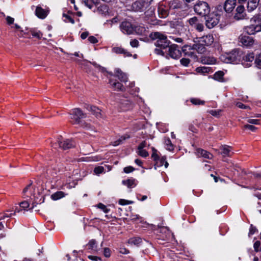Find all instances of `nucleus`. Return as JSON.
I'll use <instances>...</instances> for the list:
<instances>
[{
  "label": "nucleus",
  "instance_id": "nucleus-1",
  "mask_svg": "<svg viewBox=\"0 0 261 261\" xmlns=\"http://www.w3.org/2000/svg\"><path fill=\"white\" fill-rule=\"evenodd\" d=\"M70 119L74 124H79L83 127H89L88 124L82 121V119L85 118L86 115L81 109L79 108L72 109L70 112Z\"/></svg>",
  "mask_w": 261,
  "mask_h": 261
},
{
  "label": "nucleus",
  "instance_id": "nucleus-2",
  "mask_svg": "<svg viewBox=\"0 0 261 261\" xmlns=\"http://www.w3.org/2000/svg\"><path fill=\"white\" fill-rule=\"evenodd\" d=\"M150 38L153 40H156L155 44L157 47L165 49L170 44V41L167 39L166 35L160 32H153L150 35Z\"/></svg>",
  "mask_w": 261,
  "mask_h": 261
},
{
  "label": "nucleus",
  "instance_id": "nucleus-3",
  "mask_svg": "<svg viewBox=\"0 0 261 261\" xmlns=\"http://www.w3.org/2000/svg\"><path fill=\"white\" fill-rule=\"evenodd\" d=\"M194 11L197 14L202 16H206L209 13L210 8L208 4L205 2H198L194 7Z\"/></svg>",
  "mask_w": 261,
  "mask_h": 261
},
{
  "label": "nucleus",
  "instance_id": "nucleus-4",
  "mask_svg": "<svg viewBox=\"0 0 261 261\" xmlns=\"http://www.w3.org/2000/svg\"><path fill=\"white\" fill-rule=\"evenodd\" d=\"M240 59L239 52L237 49L233 50L231 53L222 56L221 59L226 63H235Z\"/></svg>",
  "mask_w": 261,
  "mask_h": 261
},
{
  "label": "nucleus",
  "instance_id": "nucleus-5",
  "mask_svg": "<svg viewBox=\"0 0 261 261\" xmlns=\"http://www.w3.org/2000/svg\"><path fill=\"white\" fill-rule=\"evenodd\" d=\"M57 145L59 147L64 150L71 148L75 146L74 142L70 139H64L61 137L57 141V144L56 143L52 145V147L57 148Z\"/></svg>",
  "mask_w": 261,
  "mask_h": 261
},
{
  "label": "nucleus",
  "instance_id": "nucleus-6",
  "mask_svg": "<svg viewBox=\"0 0 261 261\" xmlns=\"http://www.w3.org/2000/svg\"><path fill=\"white\" fill-rule=\"evenodd\" d=\"M205 25L208 29L213 28L219 22V17L217 14L211 13L205 18Z\"/></svg>",
  "mask_w": 261,
  "mask_h": 261
},
{
  "label": "nucleus",
  "instance_id": "nucleus-7",
  "mask_svg": "<svg viewBox=\"0 0 261 261\" xmlns=\"http://www.w3.org/2000/svg\"><path fill=\"white\" fill-rule=\"evenodd\" d=\"M149 0H137L131 5L130 9L134 11H142L148 6Z\"/></svg>",
  "mask_w": 261,
  "mask_h": 261
},
{
  "label": "nucleus",
  "instance_id": "nucleus-8",
  "mask_svg": "<svg viewBox=\"0 0 261 261\" xmlns=\"http://www.w3.org/2000/svg\"><path fill=\"white\" fill-rule=\"evenodd\" d=\"M168 47V55L171 58L176 59L181 57V53L178 45L173 44Z\"/></svg>",
  "mask_w": 261,
  "mask_h": 261
},
{
  "label": "nucleus",
  "instance_id": "nucleus-9",
  "mask_svg": "<svg viewBox=\"0 0 261 261\" xmlns=\"http://www.w3.org/2000/svg\"><path fill=\"white\" fill-rule=\"evenodd\" d=\"M247 14L243 5L239 4L237 7L234 15V18L237 20L246 19Z\"/></svg>",
  "mask_w": 261,
  "mask_h": 261
},
{
  "label": "nucleus",
  "instance_id": "nucleus-10",
  "mask_svg": "<svg viewBox=\"0 0 261 261\" xmlns=\"http://www.w3.org/2000/svg\"><path fill=\"white\" fill-rule=\"evenodd\" d=\"M121 31L126 34H131L133 33L134 27L130 22L128 21H123L120 25Z\"/></svg>",
  "mask_w": 261,
  "mask_h": 261
},
{
  "label": "nucleus",
  "instance_id": "nucleus-11",
  "mask_svg": "<svg viewBox=\"0 0 261 261\" xmlns=\"http://www.w3.org/2000/svg\"><path fill=\"white\" fill-rule=\"evenodd\" d=\"M245 32L249 35H254L257 32L261 31L260 24H251L245 28Z\"/></svg>",
  "mask_w": 261,
  "mask_h": 261
},
{
  "label": "nucleus",
  "instance_id": "nucleus-12",
  "mask_svg": "<svg viewBox=\"0 0 261 261\" xmlns=\"http://www.w3.org/2000/svg\"><path fill=\"white\" fill-rule=\"evenodd\" d=\"M239 41L242 44L246 47L252 46L254 42L253 39L248 36L242 35L239 37Z\"/></svg>",
  "mask_w": 261,
  "mask_h": 261
},
{
  "label": "nucleus",
  "instance_id": "nucleus-13",
  "mask_svg": "<svg viewBox=\"0 0 261 261\" xmlns=\"http://www.w3.org/2000/svg\"><path fill=\"white\" fill-rule=\"evenodd\" d=\"M214 40L213 36L211 34H208L200 38L199 42L202 45L208 46L213 43Z\"/></svg>",
  "mask_w": 261,
  "mask_h": 261
},
{
  "label": "nucleus",
  "instance_id": "nucleus-14",
  "mask_svg": "<svg viewBox=\"0 0 261 261\" xmlns=\"http://www.w3.org/2000/svg\"><path fill=\"white\" fill-rule=\"evenodd\" d=\"M254 60V55L253 53H250L245 55L243 58V64L246 67L251 66L252 62Z\"/></svg>",
  "mask_w": 261,
  "mask_h": 261
},
{
  "label": "nucleus",
  "instance_id": "nucleus-15",
  "mask_svg": "<svg viewBox=\"0 0 261 261\" xmlns=\"http://www.w3.org/2000/svg\"><path fill=\"white\" fill-rule=\"evenodd\" d=\"M237 0H226L224 5V9L226 12L230 13L236 5Z\"/></svg>",
  "mask_w": 261,
  "mask_h": 261
},
{
  "label": "nucleus",
  "instance_id": "nucleus-16",
  "mask_svg": "<svg viewBox=\"0 0 261 261\" xmlns=\"http://www.w3.org/2000/svg\"><path fill=\"white\" fill-rule=\"evenodd\" d=\"M195 153L198 157H203L208 159H212L213 158V155L211 153L201 148H197Z\"/></svg>",
  "mask_w": 261,
  "mask_h": 261
},
{
  "label": "nucleus",
  "instance_id": "nucleus-17",
  "mask_svg": "<svg viewBox=\"0 0 261 261\" xmlns=\"http://www.w3.org/2000/svg\"><path fill=\"white\" fill-rule=\"evenodd\" d=\"M36 15L40 19L45 18L48 15V11L40 6H37L35 11Z\"/></svg>",
  "mask_w": 261,
  "mask_h": 261
},
{
  "label": "nucleus",
  "instance_id": "nucleus-18",
  "mask_svg": "<svg viewBox=\"0 0 261 261\" xmlns=\"http://www.w3.org/2000/svg\"><path fill=\"white\" fill-rule=\"evenodd\" d=\"M221 150V154L223 156H231L233 152L231 151V147L228 145H222L220 148Z\"/></svg>",
  "mask_w": 261,
  "mask_h": 261
},
{
  "label": "nucleus",
  "instance_id": "nucleus-19",
  "mask_svg": "<svg viewBox=\"0 0 261 261\" xmlns=\"http://www.w3.org/2000/svg\"><path fill=\"white\" fill-rule=\"evenodd\" d=\"M259 0H248L247 10L249 12L254 10L258 5Z\"/></svg>",
  "mask_w": 261,
  "mask_h": 261
},
{
  "label": "nucleus",
  "instance_id": "nucleus-20",
  "mask_svg": "<svg viewBox=\"0 0 261 261\" xmlns=\"http://www.w3.org/2000/svg\"><path fill=\"white\" fill-rule=\"evenodd\" d=\"M112 51L116 54H123L125 57H130L132 54L121 47H115L112 48Z\"/></svg>",
  "mask_w": 261,
  "mask_h": 261
},
{
  "label": "nucleus",
  "instance_id": "nucleus-21",
  "mask_svg": "<svg viewBox=\"0 0 261 261\" xmlns=\"http://www.w3.org/2000/svg\"><path fill=\"white\" fill-rule=\"evenodd\" d=\"M109 83L111 85L112 87L115 90L122 91L124 90V87L120 82H117L116 80L113 79H110L109 80Z\"/></svg>",
  "mask_w": 261,
  "mask_h": 261
},
{
  "label": "nucleus",
  "instance_id": "nucleus-22",
  "mask_svg": "<svg viewBox=\"0 0 261 261\" xmlns=\"http://www.w3.org/2000/svg\"><path fill=\"white\" fill-rule=\"evenodd\" d=\"M122 184L128 188H133L136 186L137 181L134 178L128 179L122 181Z\"/></svg>",
  "mask_w": 261,
  "mask_h": 261
},
{
  "label": "nucleus",
  "instance_id": "nucleus-23",
  "mask_svg": "<svg viewBox=\"0 0 261 261\" xmlns=\"http://www.w3.org/2000/svg\"><path fill=\"white\" fill-rule=\"evenodd\" d=\"M121 109L123 111L128 110L131 107L130 102L127 99H123L120 102Z\"/></svg>",
  "mask_w": 261,
  "mask_h": 261
},
{
  "label": "nucleus",
  "instance_id": "nucleus-24",
  "mask_svg": "<svg viewBox=\"0 0 261 261\" xmlns=\"http://www.w3.org/2000/svg\"><path fill=\"white\" fill-rule=\"evenodd\" d=\"M90 110L92 113L97 118H101L102 115L101 111L98 108L95 106H91Z\"/></svg>",
  "mask_w": 261,
  "mask_h": 261
},
{
  "label": "nucleus",
  "instance_id": "nucleus-25",
  "mask_svg": "<svg viewBox=\"0 0 261 261\" xmlns=\"http://www.w3.org/2000/svg\"><path fill=\"white\" fill-rule=\"evenodd\" d=\"M66 194L62 191H58L53 194L51 195V198L54 200H57L64 197H65Z\"/></svg>",
  "mask_w": 261,
  "mask_h": 261
},
{
  "label": "nucleus",
  "instance_id": "nucleus-26",
  "mask_svg": "<svg viewBox=\"0 0 261 261\" xmlns=\"http://www.w3.org/2000/svg\"><path fill=\"white\" fill-rule=\"evenodd\" d=\"M142 242V239L139 237H135L128 240V243L131 245L138 246Z\"/></svg>",
  "mask_w": 261,
  "mask_h": 261
},
{
  "label": "nucleus",
  "instance_id": "nucleus-27",
  "mask_svg": "<svg viewBox=\"0 0 261 261\" xmlns=\"http://www.w3.org/2000/svg\"><path fill=\"white\" fill-rule=\"evenodd\" d=\"M164 144L165 148L167 150L172 151L174 150V146L172 144L171 141L169 138H165L164 140Z\"/></svg>",
  "mask_w": 261,
  "mask_h": 261
},
{
  "label": "nucleus",
  "instance_id": "nucleus-28",
  "mask_svg": "<svg viewBox=\"0 0 261 261\" xmlns=\"http://www.w3.org/2000/svg\"><path fill=\"white\" fill-rule=\"evenodd\" d=\"M192 49H195L199 53H202L205 51V48L204 47V45L199 44H194L192 46Z\"/></svg>",
  "mask_w": 261,
  "mask_h": 261
},
{
  "label": "nucleus",
  "instance_id": "nucleus-29",
  "mask_svg": "<svg viewBox=\"0 0 261 261\" xmlns=\"http://www.w3.org/2000/svg\"><path fill=\"white\" fill-rule=\"evenodd\" d=\"M224 72L222 71L216 72L214 75V79L219 82H223Z\"/></svg>",
  "mask_w": 261,
  "mask_h": 261
},
{
  "label": "nucleus",
  "instance_id": "nucleus-30",
  "mask_svg": "<svg viewBox=\"0 0 261 261\" xmlns=\"http://www.w3.org/2000/svg\"><path fill=\"white\" fill-rule=\"evenodd\" d=\"M158 13L161 18H165L168 14L167 11L164 10L162 7H159Z\"/></svg>",
  "mask_w": 261,
  "mask_h": 261
},
{
  "label": "nucleus",
  "instance_id": "nucleus-31",
  "mask_svg": "<svg viewBox=\"0 0 261 261\" xmlns=\"http://www.w3.org/2000/svg\"><path fill=\"white\" fill-rule=\"evenodd\" d=\"M129 138V136L128 135H125L123 136L120 137L119 139H118L117 140L113 142V145L114 146H117L121 144L124 140H125L126 139H128Z\"/></svg>",
  "mask_w": 261,
  "mask_h": 261
},
{
  "label": "nucleus",
  "instance_id": "nucleus-32",
  "mask_svg": "<svg viewBox=\"0 0 261 261\" xmlns=\"http://www.w3.org/2000/svg\"><path fill=\"white\" fill-rule=\"evenodd\" d=\"M88 248L93 250H97V244L95 240H90L87 244Z\"/></svg>",
  "mask_w": 261,
  "mask_h": 261
},
{
  "label": "nucleus",
  "instance_id": "nucleus-33",
  "mask_svg": "<svg viewBox=\"0 0 261 261\" xmlns=\"http://www.w3.org/2000/svg\"><path fill=\"white\" fill-rule=\"evenodd\" d=\"M190 101L192 104L195 105H203L205 103L204 101L201 100L199 98H193L191 99Z\"/></svg>",
  "mask_w": 261,
  "mask_h": 261
},
{
  "label": "nucleus",
  "instance_id": "nucleus-34",
  "mask_svg": "<svg viewBox=\"0 0 261 261\" xmlns=\"http://www.w3.org/2000/svg\"><path fill=\"white\" fill-rule=\"evenodd\" d=\"M196 71L198 73H208L210 69L206 67H198L196 69Z\"/></svg>",
  "mask_w": 261,
  "mask_h": 261
},
{
  "label": "nucleus",
  "instance_id": "nucleus-35",
  "mask_svg": "<svg viewBox=\"0 0 261 261\" xmlns=\"http://www.w3.org/2000/svg\"><path fill=\"white\" fill-rule=\"evenodd\" d=\"M108 7L106 5H100L98 8V11L101 14H106L108 12Z\"/></svg>",
  "mask_w": 261,
  "mask_h": 261
},
{
  "label": "nucleus",
  "instance_id": "nucleus-36",
  "mask_svg": "<svg viewBox=\"0 0 261 261\" xmlns=\"http://www.w3.org/2000/svg\"><path fill=\"white\" fill-rule=\"evenodd\" d=\"M198 19L196 17H193L189 19L188 21L189 24L193 27H195L197 23L199 22Z\"/></svg>",
  "mask_w": 261,
  "mask_h": 261
},
{
  "label": "nucleus",
  "instance_id": "nucleus-37",
  "mask_svg": "<svg viewBox=\"0 0 261 261\" xmlns=\"http://www.w3.org/2000/svg\"><path fill=\"white\" fill-rule=\"evenodd\" d=\"M254 251L256 252L261 251V243L259 241H256L253 244Z\"/></svg>",
  "mask_w": 261,
  "mask_h": 261
},
{
  "label": "nucleus",
  "instance_id": "nucleus-38",
  "mask_svg": "<svg viewBox=\"0 0 261 261\" xmlns=\"http://www.w3.org/2000/svg\"><path fill=\"white\" fill-rule=\"evenodd\" d=\"M63 16L65 18V19L64 20L65 22H70L72 24L74 23V19L70 16L63 13Z\"/></svg>",
  "mask_w": 261,
  "mask_h": 261
},
{
  "label": "nucleus",
  "instance_id": "nucleus-39",
  "mask_svg": "<svg viewBox=\"0 0 261 261\" xmlns=\"http://www.w3.org/2000/svg\"><path fill=\"white\" fill-rule=\"evenodd\" d=\"M31 33L32 36L39 39L41 38L42 36V34L40 31H36L35 30H32L31 31Z\"/></svg>",
  "mask_w": 261,
  "mask_h": 261
},
{
  "label": "nucleus",
  "instance_id": "nucleus-40",
  "mask_svg": "<svg viewBox=\"0 0 261 261\" xmlns=\"http://www.w3.org/2000/svg\"><path fill=\"white\" fill-rule=\"evenodd\" d=\"M255 64L258 68H261V54L256 57L255 60Z\"/></svg>",
  "mask_w": 261,
  "mask_h": 261
},
{
  "label": "nucleus",
  "instance_id": "nucleus-41",
  "mask_svg": "<svg viewBox=\"0 0 261 261\" xmlns=\"http://www.w3.org/2000/svg\"><path fill=\"white\" fill-rule=\"evenodd\" d=\"M104 168L102 166L96 167L94 169V173L98 175L104 172Z\"/></svg>",
  "mask_w": 261,
  "mask_h": 261
},
{
  "label": "nucleus",
  "instance_id": "nucleus-42",
  "mask_svg": "<svg viewBox=\"0 0 261 261\" xmlns=\"http://www.w3.org/2000/svg\"><path fill=\"white\" fill-rule=\"evenodd\" d=\"M222 112V111L221 110H211L210 111V113L214 116H216V117H218L220 115L221 113Z\"/></svg>",
  "mask_w": 261,
  "mask_h": 261
},
{
  "label": "nucleus",
  "instance_id": "nucleus-43",
  "mask_svg": "<svg viewBox=\"0 0 261 261\" xmlns=\"http://www.w3.org/2000/svg\"><path fill=\"white\" fill-rule=\"evenodd\" d=\"M138 153L139 155L142 157L145 158L148 155V153L145 150L142 149H138Z\"/></svg>",
  "mask_w": 261,
  "mask_h": 261
},
{
  "label": "nucleus",
  "instance_id": "nucleus-44",
  "mask_svg": "<svg viewBox=\"0 0 261 261\" xmlns=\"http://www.w3.org/2000/svg\"><path fill=\"white\" fill-rule=\"evenodd\" d=\"M194 28L199 32H202L203 30L204 26L199 21L197 24L196 25H195Z\"/></svg>",
  "mask_w": 261,
  "mask_h": 261
},
{
  "label": "nucleus",
  "instance_id": "nucleus-45",
  "mask_svg": "<svg viewBox=\"0 0 261 261\" xmlns=\"http://www.w3.org/2000/svg\"><path fill=\"white\" fill-rule=\"evenodd\" d=\"M244 127L245 129H248L253 132H255L257 129V127H255L253 125H250V124H246L244 125Z\"/></svg>",
  "mask_w": 261,
  "mask_h": 261
},
{
  "label": "nucleus",
  "instance_id": "nucleus-46",
  "mask_svg": "<svg viewBox=\"0 0 261 261\" xmlns=\"http://www.w3.org/2000/svg\"><path fill=\"white\" fill-rule=\"evenodd\" d=\"M257 231V228L255 226H253L252 225H251V226L250 227L248 235L249 236L251 235H252Z\"/></svg>",
  "mask_w": 261,
  "mask_h": 261
},
{
  "label": "nucleus",
  "instance_id": "nucleus-47",
  "mask_svg": "<svg viewBox=\"0 0 261 261\" xmlns=\"http://www.w3.org/2000/svg\"><path fill=\"white\" fill-rule=\"evenodd\" d=\"M97 207L101 209L105 213H108L109 211V210L107 208L106 206L102 203H99L97 205Z\"/></svg>",
  "mask_w": 261,
  "mask_h": 261
},
{
  "label": "nucleus",
  "instance_id": "nucleus-48",
  "mask_svg": "<svg viewBox=\"0 0 261 261\" xmlns=\"http://www.w3.org/2000/svg\"><path fill=\"white\" fill-rule=\"evenodd\" d=\"M152 151H153V152L151 155L152 158L154 161H157V160H159L160 158L157 154V151L155 149H154L153 148H152Z\"/></svg>",
  "mask_w": 261,
  "mask_h": 261
},
{
  "label": "nucleus",
  "instance_id": "nucleus-49",
  "mask_svg": "<svg viewBox=\"0 0 261 261\" xmlns=\"http://www.w3.org/2000/svg\"><path fill=\"white\" fill-rule=\"evenodd\" d=\"M30 206L29 202L27 201H24L20 203V206L24 210L28 208Z\"/></svg>",
  "mask_w": 261,
  "mask_h": 261
},
{
  "label": "nucleus",
  "instance_id": "nucleus-50",
  "mask_svg": "<svg viewBox=\"0 0 261 261\" xmlns=\"http://www.w3.org/2000/svg\"><path fill=\"white\" fill-rule=\"evenodd\" d=\"M119 79L123 82H126L127 81V77L125 73H123L120 76L118 77Z\"/></svg>",
  "mask_w": 261,
  "mask_h": 261
},
{
  "label": "nucleus",
  "instance_id": "nucleus-51",
  "mask_svg": "<svg viewBox=\"0 0 261 261\" xmlns=\"http://www.w3.org/2000/svg\"><path fill=\"white\" fill-rule=\"evenodd\" d=\"M190 61L189 59L186 58H182L180 61L181 64L185 66H188L190 63Z\"/></svg>",
  "mask_w": 261,
  "mask_h": 261
},
{
  "label": "nucleus",
  "instance_id": "nucleus-52",
  "mask_svg": "<svg viewBox=\"0 0 261 261\" xmlns=\"http://www.w3.org/2000/svg\"><path fill=\"white\" fill-rule=\"evenodd\" d=\"M92 65L94 66V67L96 68H97L99 71H101L102 72H105L106 70L104 67H101L99 65L97 64L95 62H93Z\"/></svg>",
  "mask_w": 261,
  "mask_h": 261
},
{
  "label": "nucleus",
  "instance_id": "nucleus-53",
  "mask_svg": "<svg viewBox=\"0 0 261 261\" xmlns=\"http://www.w3.org/2000/svg\"><path fill=\"white\" fill-rule=\"evenodd\" d=\"M135 169L132 166L126 167L123 169V171L126 173H129L133 172Z\"/></svg>",
  "mask_w": 261,
  "mask_h": 261
},
{
  "label": "nucleus",
  "instance_id": "nucleus-54",
  "mask_svg": "<svg viewBox=\"0 0 261 261\" xmlns=\"http://www.w3.org/2000/svg\"><path fill=\"white\" fill-rule=\"evenodd\" d=\"M15 215V213H11L10 214L5 213L0 217V220L4 219L6 218L11 217L12 216Z\"/></svg>",
  "mask_w": 261,
  "mask_h": 261
},
{
  "label": "nucleus",
  "instance_id": "nucleus-55",
  "mask_svg": "<svg viewBox=\"0 0 261 261\" xmlns=\"http://www.w3.org/2000/svg\"><path fill=\"white\" fill-rule=\"evenodd\" d=\"M88 41L91 43H96L98 42V40L96 37L93 36H91L88 38Z\"/></svg>",
  "mask_w": 261,
  "mask_h": 261
},
{
  "label": "nucleus",
  "instance_id": "nucleus-56",
  "mask_svg": "<svg viewBox=\"0 0 261 261\" xmlns=\"http://www.w3.org/2000/svg\"><path fill=\"white\" fill-rule=\"evenodd\" d=\"M130 45L133 47H137L139 45V41L136 39H134L130 41Z\"/></svg>",
  "mask_w": 261,
  "mask_h": 261
},
{
  "label": "nucleus",
  "instance_id": "nucleus-57",
  "mask_svg": "<svg viewBox=\"0 0 261 261\" xmlns=\"http://www.w3.org/2000/svg\"><path fill=\"white\" fill-rule=\"evenodd\" d=\"M104 255L106 257H109L111 255L110 249L108 248H105L104 249Z\"/></svg>",
  "mask_w": 261,
  "mask_h": 261
},
{
  "label": "nucleus",
  "instance_id": "nucleus-58",
  "mask_svg": "<svg viewBox=\"0 0 261 261\" xmlns=\"http://www.w3.org/2000/svg\"><path fill=\"white\" fill-rule=\"evenodd\" d=\"M236 106L238 108H241V109H246L249 108V107L245 106L244 104H243L242 102H237Z\"/></svg>",
  "mask_w": 261,
  "mask_h": 261
},
{
  "label": "nucleus",
  "instance_id": "nucleus-59",
  "mask_svg": "<svg viewBox=\"0 0 261 261\" xmlns=\"http://www.w3.org/2000/svg\"><path fill=\"white\" fill-rule=\"evenodd\" d=\"M82 1L85 5L88 7L89 9H91L92 8L93 5L91 3H89L88 0H82Z\"/></svg>",
  "mask_w": 261,
  "mask_h": 261
},
{
  "label": "nucleus",
  "instance_id": "nucleus-60",
  "mask_svg": "<svg viewBox=\"0 0 261 261\" xmlns=\"http://www.w3.org/2000/svg\"><path fill=\"white\" fill-rule=\"evenodd\" d=\"M247 122L251 124H259V120L257 119H249Z\"/></svg>",
  "mask_w": 261,
  "mask_h": 261
},
{
  "label": "nucleus",
  "instance_id": "nucleus-61",
  "mask_svg": "<svg viewBox=\"0 0 261 261\" xmlns=\"http://www.w3.org/2000/svg\"><path fill=\"white\" fill-rule=\"evenodd\" d=\"M88 258L90 259L94 260V261H98V260L101 261V258L96 256L89 255V256H88Z\"/></svg>",
  "mask_w": 261,
  "mask_h": 261
},
{
  "label": "nucleus",
  "instance_id": "nucleus-62",
  "mask_svg": "<svg viewBox=\"0 0 261 261\" xmlns=\"http://www.w3.org/2000/svg\"><path fill=\"white\" fill-rule=\"evenodd\" d=\"M140 219V216L138 215H132L130 217V220L135 221Z\"/></svg>",
  "mask_w": 261,
  "mask_h": 261
},
{
  "label": "nucleus",
  "instance_id": "nucleus-63",
  "mask_svg": "<svg viewBox=\"0 0 261 261\" xmlns=\"http://www.w3.org/2000/svg\"><path fill=\"white\" fill-rule=\"evenodd\" d=\"M170 38L172 39V40H174L175 41H176L177 43H182L183 40L181 38H175L174 37L170 36Z\"/></svg>",
  "mask_w": 261,
  "mask_h": 261
},
{
  "label": "nucleus",
  "instance_id": "nucleus-64",
  "mask_svg": "<svg viewBox=\"0 0 261 261\" xmlns=\"http://www.w3.org/2000/svg\"><path fill=\"white\" fill-rule=\"evenodd\" d=\"M7 23L9 24H11L14 22V18L10 17V16H7L6 18Z\"/></svg>",
  "mask_w": 261,
  "mask_h": 261
}]
</instances>
